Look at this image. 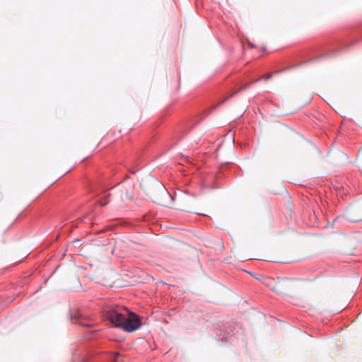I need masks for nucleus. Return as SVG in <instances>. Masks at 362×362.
Returning a JSON list of instances; mask_svg holds the SVG:
<instances>
[{
  "label": "nucleus",
  "mask_w": 362,
  "mask_h": 362,
  "mask_svg": "<svg viewBox=\"0 0 362 362\" xmlns=\"http://www.w3.org/2000/svg\"><path fill=\"white\" fill-rule=\"evenodd\" d=\"M181 209H182V211H185H185H187V209H185V208Z\"/></svg>",
  "instance_id": "7ed1b4c3"
},
{
  "label": "nucleus",
  "mask_w": 362,
  "mask_h": 362,
  "mask_svg": "<svg viewBox=\"0 0 362 362\" xmlns=\"http://www.w3.org/2000/svg\"><path fill=\"white\" fill-rule=\"evenodd\" d=\"M105 317L114 326L132 332L141 327L139 315L122 306H116L105 310Z\"/></svg>",
  "instance_id": "f257e3e1"
},
{
  "label": "nucleus",
  "mask_w": 362,
  "mask_h": 362,
  "mask_svg": "<svg viewBox=\"0 0 362 362\" xmlns=\"http://www.w3.org/2000/svg\"><path fill=\"white\" fill-rule=\"evenodd\" d=\"M272 76V74H265V75L262 76V77H260V78H257V80H255L254 81V83L257 82V81H260L262 79H266V80L269 79Z\"/></svg>",
  "instance_id": "f03ea898"
}]
</instances>
